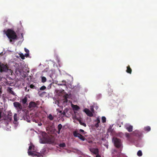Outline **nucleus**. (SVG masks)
Instances as JSON below:
<instances>
[{"label": "nucleus", "instance_id": "nucleus-1", "mask_svg": "<svg viewBox=\"0 0 157 157\" xmlns=\"http://www.w3.org/2000/svg\"><path fill=\"white\" fill-rule=\"evenodd\" d=\"M3 31L9 39L10 42L13 44L15 40H17V36L16 32L12 29H8L7 30H4Z\"/></svg>", "mask_w": 157, "mask_h": 157}, {"label": "nucleus", "instance_id": "nucleus-2", "mask_svg": "<svg viewBox=\"0 0 157 157\" xmlns=\"http://www.w3.org/2000/svg\"><path fill=\"white\" fill-rule=\"evenodd\" d=\"M73 135L75 137H78L79 139L82 140H85V138L82 135H81L77 132V131H74L73 132Z\"/></svg>", "mask_w": 157, "mask_h": 157}, {"label": "nucleus", "instance_id": "nucleus-3", "mask_svg": "<svg viewBox=\"0 0 157 157\" xmlns=\"http://www.w3.org/2000/svg\"><path fill=\"white\" fill-rule=\"evenodd\" d=\"M14 106L16 109L18 110H21L23 108V107L21 104L19 102L17 101H15L13 103Z\"/></svg>", "mask_w": 157, "mask_h": 157}, {"label": "nucleus", "instance_id": "nucleus-4", "mask_svg": "<svg viewBox=\"0 0 157 157\" xmlns=\"http://www.w3.org/2000/svg\"><path fill=\"white\" fill-rule=\"evenodd\" d=\"M114 143L116 147H120L121 145V140L119 139H117V138H115Z\"/></svg>", "mask_w": 157, "mask_h": 157}, {"label": "nucleus", "instance_id": "nucleus-5", "mask_svg": "<svg viewBox=\"0 0 157 157\" xmlns=\"http://www.w3.org/2000/svg\"><path fill=\"white\" fill-rule=\"evenodd\" d=\"M8 70V67L6 64L0 63V72L7 71Z\"/></svg>", "mask_w": 157, "mask_h": 157}, {"label": "nucleus", "instance_id": "nucleus-6", "mask_svg": "<svg viewBox=\"0 0 157 157\" xmlns=\"http://www.w3.org/2000/svg\"><path fill=\"white\" fill-rule=\"evenodd\" d=\"M83 111L84 112H85L86 113L88 116H90V117L93 116V113H92V112H91L90 110L88 109L85 108V109H84Z\"/></svg>", "mask_w": 157, "mask_h": 157}, {"label": "nucleus", "instance_id": "nucleus-7", "mask_svg": "<svg viewBox=\"0 0 157 157\" xmlns=\"http://www.w3.org/2000/svg\"><path fill=\"white\" fill-rule=\"evenodd\" d=\"M37 104L34 101H30L28 106V107L29 108H33L37 106Z\"/></svg>", "mask_w": 157, "mask_h": 157}, {"label": "nucleus", "instance_id": "nucleus-8", "mask_svg": "<svg viewBox=\"0 0 157 157\" xmlns=\"http://www.w3.org/2000/svg\"><path fill=\"white\" fill-rule=\"evenodd\" d=\"M132 133L134 136L138 137L142 135L141 132H139L138 130H135V131H134L132 132Z\"/></svg>", "mask_w": 157, "mask_h": 157}, {"label": "nucleus", "instance_id": "nucleus-9", "mask_svg": "<svg viewBox=\"0 0 157 157\" xmlns=\"http://www.w3.org/2000/svg\"><path fill=\"white\" fill-rule=\"evenodd\" d=\"M90 150L91 152H93V153H94V154H97V153H98L99 152V150L98 148H90Z\"/></svg>", "mask_w": 157, "mask_h": 157}, {"label": "nucleus", "instance_id": "nucleus-10", "mask_svg": "<svg viewBox=\"0 0 157 157\" xmlns=\"http://www.w3.org/2000/svg\"><path fill=\"white\" fill-rule=\"evenodd\" d=\"M12 118V113H10L8 114L6 117H5V120L7 121H11Z\"/></svg>", "mask_w": 157, "mask_h": 157}, {"label": "nucleus", "instance_id": "nucleus-11", "mask_svg": "<svg viewBox=\"0 0 157 157\" xmlns=\"http://www.w3.org/2000/svg\"><path fill=\"white\" fill-rule=\"evenodd\" d=\"M7 91L9 93H10L11 94H13V95H16V94L13 90V89L12 87H9L7 89Z\"/></svg>", "mask_w": 157, "mask_h": 157}, {"label": "nucleus", "instance_id": "nucleus-12", "mask_svg": "<svg viewBox=\"0 0 157 157\" xmlns=\"http://www.w3.org/2000/svg\"><path fill=\"white\" fill-rule=\"evenodd\" d=\"M72 107L74 110H78L80 109V108L77 105H72Z\"/></svg>", "mask_w": 157, "mask_h": 157}, {"label": "nucleus", "instance_id": "nucleus-13", "mask_svg": "<svg viewBox=\"0 0 157 157\" xmlns=\"http://www.w3.org/2000/svg\"><path fill=\"white\" fill-rule=\"evenodd\" d=\"M127 69L126 70V72L128 73H129V74H131V73H132V68H131L130 66H128L127 67Z\"/></svg>", "mask_w": 157, "mask_h": 157}, {"label": "nucleus", "instance_id": "nucleus-14", "mask_svg": "<svg viewBox=\"0 0 157 157\" xmlns=\"http://www.w3.org/2000/svg\"><path fill=\"white\" fill-rule=\"evenodd\" d=\"M58 85L59 86H60V85H65V86H66L67 82L66 80H62L60 83H58Z\"/></svg>", "mask_w": 157, "mask_h": 157}, {"label": "nucleus", "instance_id": "nucleus-15", "mask_svg": "<svg viewBox=\"0 0 157 157\" xmlns=\"http://www.w3.org/2000/svg\"><path fill=\"white\" fill-rule=\"evenodd\" d=\"M62 127V126L61 124H59L58 126V131H57L58 133L59 134L60 133Z\"/></svg>", "mask_w": 157, "mask_h": 157}, {"label": "nucleus", "instance_id": "nucleus-16", "mask_svg": "<svg viewBox=\"0 0 157 157\" xmlns=\"http://www.w3.org/2000/svg\"><path fill=\"white\" fill-rule=\"evenodd\" d=\"M126 128L129 132L132 131L133 127L132 125H129L128 127H126Z\"/></svg>", "mask_w": 157, "mask_h": 157}, {"label": "nucleus", "instance_id": "nucleus-17", "mask_svg": "<svg viewBox=\"0 0 157 157\" xmlns=\"http://www.w3.org/2000/svg\"><path fill=\"white\" fill-rule=\"evenodd\" d=\"M27 97H25L24 98H23L21 100V102L23 104H25L27 102Z\"/></svg>", "mask_w": 157, "mask_h": 157}, {"label": "nucleus", "instance_id": "nucleus-18", "mask_svg": "<svg viewBox=\"0 0 157 157\" xmlns=\"http://www.w3.org/2000/svg\"><path fill=\"white\" fill-rule=\"evenodd\" d=\"M144 129L145 131H149L151 130V128L149 126H147V127H145Z\"/></svg>", "mask_w": 157, "mask_h": 157}, {"label": "nucleus", "instance_id": "nucleus-19", "mask_svg": "<svg viewBox=\"0 0 157 157\" xmlns=\"http://www.w3.org/2000/svg\"><path fill=\"white\" fill-rule=\"evenodd\" d=\"M78 121L79 122V123L80 124L82 125H83L84 126L86 127V124L85 123H83V122H82L81 120H79Z\"/></svg>", "mask_w": 157, "mask_h": 157}, {"label": "nucleus", "instance_id": "nucleus-20", "mask_svg": "<svg viewBox=\"0 0 157 157\" xmlns=\"http://www.w3.org/2000/svg\"><path fill=\"white\" fill-rule=\"evenodd\" d=\"M28 154H29V155H36V154H34V153H33V151H29V150H28Z\"/></svg>", "mask_w": 157, "mask_h": 157}, {"label": "nucleus", "instance_id": "nucleus-21", "mask_svg": "<svg viewBox=\"0 0 157 157\" xmlns=\"http://www.w3.org/2000/svg\"><path fill=\"white\" fill-rule=\"evenodd\" d=\"M48 118L50 121H52L54 118V117H53V116H52L51 114H49L48 116Z\"/></svg>", "mask_w": 157, "mask_h": 157}, {"label": "nucleus", "instance_id": "nucleus-22", "mask_svg": "<svg viewBox=\"0 0 157 157\" xmlns=\"http://www.w3.org/2000/svg\"><path fill=\"white\" fill-rule=\"evenodd\" d=\"M59 146L60 147H65V146H66V144H65V143H61L59 144Z\"/></svg>", "mask_w": 157, "mask_h": 157}, {"label": "nucleus", "instance_id": "nucleus-23", "mask_svg": "<svg viewBox=\"0 0 157 157\" xmlns=\"http://www.w3.org/2000/svg\"><path fill=\"white\" fill-rule=\"evenodd\" d=\"M138 156H141L142 155V152L141 150H139L137 152Z\"/></svg>", "mask_w": 157, "mask_h": 157}, {"label": "nucleus", "instance_id": "nucleus-24", "mask_svg": "<svg viewBox=\"0 0 157 157\" xmlns=\"http://www.w3.org/2000/svg\"><path fill=\"white\" fill-rule=\"evenodd\" d=\"M14 121H17V113H15L14 115Z\"/></svg>", "mask_w": 157, "mask_h": 157}, {"label": "nucleus", "instance_id": "nucleus-25", "mask_svg": "<svg viewBox=\"0 0 157 157\" xmlns=\"http://www.w3.org/2000/svg\"><path fill=\"white\" fill-rule=\"evenodd\" d=\"M46 88V87L44 86H42L40 88V90H45Z\"/></svg>", "mask_w": 157, "mask_h": 157}, {"label": "nucleus", "instance_id": "nucleus-26", "mask_svg": "<svg viewBox=\"0 0 157 157\" xmlns=\"http://www.w3.org/2000/svg\"><path fill=\"white\" fill-rule=\"evenodd\" d=\"M102 122L103 123H104V122H105L106 121V118L105 117H102Z\"/></svg>", "mask_w": 157, "mask_h": 157}, {"label": "nucleus", "instance_id": "nucleus-27", "mask_svg": "<svg viewBox=\"0 0 157 157\" xmlns=\"http://www.w3.org/2000/svg\"><path fill=\"white\" fill-rule=\"evenodd\" d=\"M20 56L22 59H24L25 58V56L23 55V53H21L20 55Z\"/></svg>", "mask_w": 157, "mask_h": 157}, {"label": "nucleus", "instance_id": "nucleus-28", "mask_svg": "<svg viewBox=\"0 0 157 157\" xmlns=\"http://www.w3.org/2000/svg\"><path fill=\"white\" fill-rule=\"evenodd\" d=\"M47 80V79L45 77H43L42 78V82H46Z\"/></svg>", "mask_w": 157, "mask_h": 157}, {"label": "nucleus", "instance_id": "nucleus-29", "mask_svg": "<svg viewBox=\"0 0 157 157\" xmlns=\"http://www.w3.org/2000/svg\"><path fill=\"white\" fill-rule=\"evenodd\" d=\"M25 51L26 52L29 54V49H27V48H25Z\"/></svg>", "mask_w": 157, "mask_h": 157}, {"label": "nucleus", "instance_id": "nucleus-30", "mask_svg": "<svg viewBox=\"0 0 157 157\" xmlns=\"http://www.w3.org/2000/svg\"><path fill=\"white\" fill-rule=\"evenodd\" d=\"M125 136L127 137L128 138L130 137L129 134L128 132H125Z\"/></svg>", "mask_w": 157, "mask_h": 157}, {"label": "nucleus", "instance_id": "nucleus-31", "mask_svg": "<svg viewBox=\"0 0 157 157\" xmlns=\"http://www.w3.org/2000/svg\"><path fill=\"white\" fill-rule=\"evenodd\" d=\"M30 87L31 88H35V86H34V85H33V84H32L31 85H30Z\"/></svg>", "mask_w": 157, "mask_h": 157}, {"label": "nucleus", "instance_id": "nucleus-32", "mask_svg": "<svg viewBox=\"0 0 157 157\" xmlns=\"http://www.w3.org/2000/svg\"><path fill=\"white\" fill-rule=\"evenodd\" d=\"M95 121H97L98 122V124H99L100 122V120H99V118H98V117L97 118V119Z\"/></svg>", "mask_w": 157, "mask_h": 157}, {"label": "nucleus", "instance_id": "nucleus-33", "mask_svg": "<svg viewBox=\"0 0 157 157\" xmlns=\"http://www.w3.org/2000/svg\"><path fill=\"white\" fill-rule=\"evenodd\" d=\"M33 146H33V145H32V144H31V145L30 146H29V150H31V149H32Z\"/></svg>", "mask_w": 157, "mask_h": 157}, {"label": "nucleus", "instance_id": "nucleus-34", "mask_svg": "<svg viewBox=\"0 0 157 157\" xmlns=\"http://www.w3.org/2000/svg\"><path fill=\"white\" fill-rule=\"evenodd\" d=\"M95 126L96 127H98L99 126V124H98V122L95 124Z\"/></svg>", "mask_w": 157, "mask_h": 157}, {"label": "nucleus", "instance_id": "nucleus-35", "mask_svg": "<svg viewBox=\"0 0 157 157\" xmlns=\"http://www.w3.org/2000/svg\"><path fill=\"white\" fill-rule=\"evenodd\" d=\"M29 53H26H26H25V56L26 57H28V56H29Z\"/></svg>", "mask_w": 157, "mask_h": 157}, {"label": "nucleus", "instance_id": "nucleus-36", "mask_svg": "<svg viewBox=\"0 0 157 157\" xmlns=\"http://www.w3.org/2000/svg\"><path fill=\"white\" fill-rule=\"evenodd\" d=\"M79 131L82 133L84 132V130H83V129H80Z\"/></svg>", "mask_w": 157, "mask_h": 157}, {"label": "nucleus", "instance_id": "nucleus-37", "mask_svg": "<svg viewBox=\"0 0 157 157\" xmlns=\"http://www.w3.org/2000/svg\"><path fill=\"white\" fill-rule=\"evenodd\" d=\"M98 153H98V154H97L96 157H101V155H99Z\"/></svg>", "mask_w": 157, "mask_h": 157}, {"label": "nucleus", "instance_id": "nucleus-38", "mask_svg": "<svg viewBox=\"0 0 157 157\" xmlns=\"http://www.w3.org/2000/svg\"><path fill=\"white\" fill-rule=\"evenodd\" d=\"M42 124L41 123H38V125H39V126H41V125H42Z\"/></svg>", "mask_w": 157, "mask_h": 157}, {"label": "nucleus", "instance_id": "nucleus-39", "mask_svg": "<svg viewBox=\"0 0 157 157\" xmlns=\"http://www.w3.org/2000/svg\"><path fill=\"white\" fill-rule=\"evenodd\" d=\"M33 121H35L36 122H38V120H33Z\"/></svg>", "mask_w": 157, "mask_h": 157}, {"label": "nucleus", "instance_id": "nucleus-40", "mask_svg": "<svg viewBox=\"0 0 157 157\" xmlns=\"http://www.w3.org/2000/svg\"><path fill=\"white\" fill-rule=\"evenodd\" d=\"M2 118V112L0 111V118Z\"/></svg>", "mask_w": 157, "mask_h": 157}, {"label": "nucleus", "instance_id": "nucleus-41", "mask_svg": "<svg viewBox=\"0 0 157 157\" xmlns=\"http://www.w3.org/2000/svg\"><path fill=\"white\" fill-rule=\"evenodd\" d=\"M65 102H67V99L66 98H65Z\"/></svg>", "mask_w": 157, "mask_h": 157}, {"label": "nucleus", "instance_id": "nucleus-42", "mask_svg": "<svg viewBox=\"0 0 157 157\" xmlns=\"http://www.w3.org/2000/svg\"><path fill=\"white\" fill-rule=\"evenodd\" d=\"M62 114L63 115H64L65 114H66V113H65V112H64Z\"/></svg>", "mask_w": 157, "mask_h": 157}, {"label": "nucleus", "instance_id": "nucleus-43", "mask_svg": "<svg viewBox=\"0 0 157 157\" xmlns=\"http://www.w3.org/2000/svg\"><path fill=\"white\" fill-rule=\"evenodd\" d=\"M21 36L22 37V38H23V33H22L21 34Z\"/></svg>", "mask_w": 157, "mask_h": 157}, {"label": "nucleus", "instance_id": "nucleus-44", "mask_svg": "<svg viewBox=\"0 0 157 157\" xmlns=\"http://www.w3.org/2000/svg\"><path fill=\"white\" fill-rule=\"evenodd\" d=\"M2 93V91L1 90V89L0 88V94H1V93Z\"/></svg>", "mask_w": 157, "mask_h": 157}, {"label": "nucleus", "instance_id": "nucleus-45", "mask_svg": "<svg viewBox=\"0 0 157 157\" xmlns=\"http://www.w3.org/2000/svg\"><path fill=\"white\" fill-rule=\"evenodd\" d=\"M91 110L92 111H94V109L93 108H92V109H91Z\"/></svg>", "mask_w": 157, "mask_h": 157}, {"label": "nucleus", "instance_id": "nucleus-46", "mask_svg": "<svg viewBox=\"0 0 157 157\" xmlns=\"http://www.w3.org/2000/svg\"><path fill=\"white\" fill-rule=\"evenodd\" d=\"M62 112V111H61V110H60V111H59V112H60V113H61V112Z\"/></svg>", "mask_w": 157, "mask_h": 157}, {"label": "nucleus", "instance_id": "nucleus-47", "mask_svg": "<svg viewBox=\"0 0 157 157\" xmlns=\"http://www.w3.org/2000/svg\"><path fill=\"white\" fill-rule=\"evenodd\" d=\"M28 122H29L30 121H28Z\"/></svg>", "mask_w": 157, "mask_h": 157}]
</instances>
